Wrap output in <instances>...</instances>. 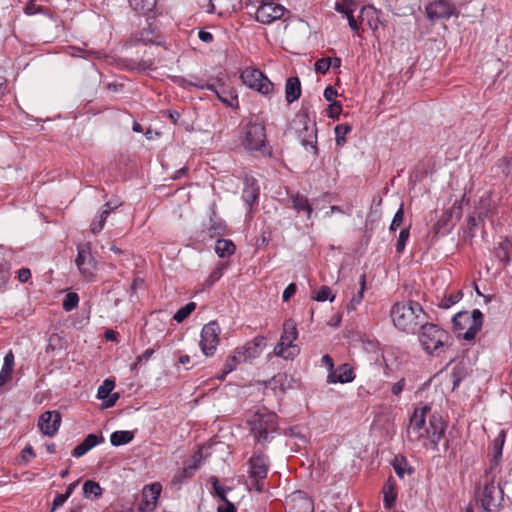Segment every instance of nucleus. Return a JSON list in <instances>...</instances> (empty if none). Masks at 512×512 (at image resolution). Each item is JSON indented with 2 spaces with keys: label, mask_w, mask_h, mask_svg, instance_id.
Instances as JSON below:
<instances>
[{
  "label": "nucleus",
  "mask_w": 512,
  "mask_h": 512,
  "mask_svg": "<svg viewBox=\"0 0 512 512\" xmlns=\"http://www.w3.org/2000/svg\"><path fill=\"white\" fill-rule=\"evenodd\" d=\"M403 220H404V209H403V205L401 204L399 209L394 214V217L392 219V222H391L390 228H389L390 231H396L397 228H399L402 225Z\"/></svg>",
  "instance_id": "nucleus-48"
},
{
  "label": "nucleus",
  "mask_w": 512,
  "mask_h": 512,
  "mask_svg": "<svg viewBox=\"0 0 512 512\" xmlns=\"http://www.w3.org/2000/svg\"><path fill=\"white\" fill-rule=\"evenodd\" d=\"M297 287L295 283H290L285 290L283 291L282 298L283 301H288L291 297H293L296 293Z\"/></svg>",
  "instance_id": "nucleus-57"
},
{
  "label": "nucleus",
  "mask_w": 512,
  "mask_h": 512,
  "mask_svg": "<svg viewBox=\"0 0 512 512\" xmlns=\"http://www.w3.org/2000/svg\"><path fill=\"white\" fill-rule=\"evenodd\" d=\"M409 237H410V226L403 228L399 233L398 240L396 243V252L398 254L403 253Z\"/></svg>",
  "instance_id": "nucleus-46"
},
{
  "label": "nucleus",
  "mask_w": 512,
  "mask_h": 512,
  "mask_svg": "<svg viewBox=\"0 0 512 512\" xmlns=\"http://www.w3.org/2000/svg\"><path fill=\"white\" fill-rule=\"evenodd\" d=\"M506 438V432L505 430L501 429L496 436V438L492 442V448H500L503 450V445Z\"/></svg>",
  "instance_id": "nucleus-56"
},
{
  "label": "nucleus",
  "mask_w": 512,
  "mask_h": 512,
  "mask_svg": "<svg viewBox=\"0 0 512 512\" xmlns=\"http://www.w3.org/2000/svg\"><path fill=\"white\" fill-rule=\"evenodd\" d=\"M242 82L263 95H269L274 88L273 83L256 68H246L241 73Z\"/></svg>",
  "instance_id": "nucleus-11"
},
{
  "label": "nucleus",
  "mask_w": 512,
  "mask_h": 512,
  "mask_svg": "<svg viewBox=\"0 0 512 512\" xmlns=\"http://www.w3.org/2000/svg\"><path fill=\"white\" fill-rule=\"evenodd\" d=\"M196 86L200 89L212 91L217 98L227 106L232 107L237 102V96L228 89L220 78H210L205 83L196 84Z\"/></svg>",
  "instance_id": "nucleus-14"
},
{
  "label": "nucleus",
  "mask_w": 512,
  "mask_h": 512,
  "mask_svg": "<svg viewBox=\"0 0 512 512\" xmlns=\"http://www.w3.org/2000/svg\"><path fill=\"white\" fill-rule=\"evenodd\" d=\"M83 494L85 497H90L91 495L99 497L102 494V489L99 483L92 480H87L83 485Z\"/></svg>",
  "instance_id": "nucleus-41"
},
{
  "label": "nucleus",
  "mask_w": 512,
  "mask_h": 512,
  "mask_svg": "<svg viewBox=\"0 0 512 512\" xmlns=\"http://www.w3.org/2000/svg\"><path fill=\"white\" fill-rule=\"evenodd\" d=\"M134 438L131 431H115L110 436V443L113 446H121L130 443Z\"/></svg>",
  "instance_id": "nucleus-33"
},
{
  "label": "nucleus",
  "mask_w": 512,
  "mask_h": 512,
  "mask_svg": "<svg viewBox=\"0 0 512 512\" xmlns=\"http://www.w3.org/2000/svg\"><path fill=\"white\" fill-rule=\"evenodd\" d=\"M301 96V84L298 77H289L285 84V98L288 104L298 100Z\"/></svg>",
  "instance_id": "nucleus-24"
},
{
  "label": "nucleus",
  "mask_w": 512,
  "mask_h": 512,
  "mask_svg": "<svg viewBox=\"0 0 512 512\" xmlns=\"http://www.w3.org/2000/svg\"><path fill=\"white\" fill-rule=\"evenodd\" d=\"M335 140L338 146H343L346 143V135L351 131L349 124H339L335 127Z\"/></svg>",
  "instance_id": "nucleus-40"
},
{
  "label": "nucleus",
  "mask_w": 512,
  "mask_h": 512,
  "mask_svg": "<svg viewBox=\"0 0 512 512\" xmlns=\"http://www.w3.org/2000/svg\"><path fill=\"white\" fill-rule=\"evenodd\" d=\"M384 493V507L387 509H390L393 507L396 501V492H395V484L392 478L390 477L387 480V483L385 484L383 488Z\"/></svg>",
  "instance_id": "nucleus-32"
},
{
  "label": "nucleus",
  "mask_w": 512,
  "mask_h": 512,
  "mask_svg": "<svg viewBox=\"0 0 512 512\" xmlns=\"http://www.w3.org/2000/svg\"><path fill=\"white\" fill-rule=\"evenodd\" d=\"M298 337L297 324L293 319H287L283 324V332L279 343L274 347V354L286 360L294 359L299 354V348L293 342Z\"/></svg>",
  "instance_id": "nucleus-8"
},
{
  "label": "nucleus",
  "mask_w": 512,
  "mask_h": 512,
  "mask_svg": "<svg viewBox=\"0 0 512 512\" xmlns=\"http://www.w3.org/2000/svg\"><path fill=\"white\" fill-rule=\"evenodd\" d=\"M359 283H360V291L358 292V294L356 296H354L350 302L347 304V310L348 311H352V310H355L356 309V306L358 304L361 303L362 299H363V295H364V291L366 289V276L365 274H362L360 276V280H359Z\"/></svg>",
  "instance_id": "nucleus-38"
},
{
  "label": "nucleus",
  "mask_w": 512,
  "mask_h": 512,
  "mask_svg": "<svg viewBox=\"0 0 512 512\" xmlns=\"http://www.w3.org/2000/svg\"><path fill=\"white\" fill-rule=\"evenodd\" d=\"M211 11H217L220 15L230 14L241 5V0H210Z\"/></svg>",
  "instance_id": "nucleus-26"
},
{
  "label": "nucleus",
  "mask_w": 512,
  "mask_h": 512,
  "mask_svg": "<svg viewBox=\"0 0 512 512\" xmlns=\"http://www.w3.org/2000/svg\"><path fill=\"white\" fill-rule=\"evenodd\" d=\"M492 458L489 462V467L485 470V473L499 474V461L502 457V449L491 447Z\"/></svg>",
  "instance_id": "nucleus-37"
},
{
  "label": "nucleus",
  "mask_w": 512,
  "mask_h": 512,
  "mask_svg": "<svg viewBox=\"0 0 512 512\" xmlns=\"http://www.w3.org/2000/svg\"><path fill=\"white\" fill-rule=\"evenodd\" d=\"M158 38H159V36L156 33L155 29L152 28L151 25H149L148 28H144L137 34L136 41L139 43H143L145 45H147V44L160 45L161 42L158 40Z\"/></svg>",
  "instance_id": "nucleus-30"
},
{
  "label": "nucleus",
  "mask_w": 512,
  "mask_h": 512,
  "mask_svg": "<svg viewBox=\"0 0 512 512\" xmlns=\"http://www.w3.org/2000/svg\"><path fill=\"white\" fill-rule=\"evenodd\" d=\"M299 117L303 119V129L300 131L301 144L306 148H310L314 155L318 154L317 147V128L314 121L308 119V114L304 110L301 111Z\"/></svg>",
  "instance_id": "nucleus-15"
},
{
  "label": "nucleus",
  "mask_w": 512,
  "mask_h": 512,
  "mask_svg": "<svg viewBox=\"0 0 512 512\" xmlns=\"http://www.w3.org/2000/svg\"><path fill=\"white\" fill-rule=\"evenodd\" d=\"M104 441L105 439L101 435L97 436L96 434H88L85 439L73 449L72 456L79 458Z\"/></svg>",
  "instance_id": "nucleus-20"
},
{
  "label": "nucleus",
  "mask_w": 512,
  "mask_h": 512,
  "mask_svg": "<svg viewBox=\"0 0 512 512\" xmlns=\"http://www.w3.org/2000/svg\"><path fill=\"white\" fill-rule=\"evenodd\" d=\"M157 502L152 500L147 492L143 491V499L140 503L138 510L139 512H152L156 507Z\"/></svg>",
  "instance_id": "nucleus-47"
},
{
  "label": "nucleus",
  "mask_w": 512,
  "mask_h": 512,
  "mask_svg": "<svg viewBox=\"0 0 512 512\" xmlns=\"http://www.w3.org/2000/svg\"><path fill=\"white\" fill-rule=\"evenodd\" d=\"M256 441L262 445L270 442L277 431V415L272 412H255L247 421Z\"/></svg>",
  "instance_id": "nucleus-6"
},
{
  "label": "nucleus",
  "mask_w": 512,
  "mask_h": 512,
  "mask_svg": "<svg viewBox=\"0 0 512 512\" xmlns=\"http://www.w3.org/2000/svg\"><path fill=\"white\" fill-rule=\"evenodd\" d=\"M199 468V462L194 461L192 464L185 465L182 470L178 471L172 478L173 485H181L188 478L192 477L194 472Z\"/></svg>",
  "instance_id": "nucleus-29"
},
{
  "label": "nucleus",
  "mask_w": 512,
  "mask_h": 512,
  "mask_svg": "<svg viewBox=\"0 0 512 512\" xmlns=\"http://www.w3.org/2000/svg\"><path fill=\"white\" fill-rule=\"evenodd\" d=\"M242 357L243 355L241 354L240 350L236 348L234 352L227 357L222 374L218 377V379L224 380L225 377L234 371L240 363L246 362L245 359H242Z\"/></svg>",
  "instance_id": "nucleus-27"
},
{
  "label": "nucleus",
  "mask_w": 512,
  "mask_h": 512,
  "mask_svg": "<svg viewBox=\"0 0 512 512\" xmlns=\"http://www.w3.org/2000/svg\"><path fill=\"white\" fill-rule=\"evenodd\" d=\"M495 256L503 264H508L512 259V242L508 239H503L495 247Z\"/></svg>",
  "instance_id": "nucleus-28"
},
{
  "label": "nucleus",
  "mask_w": 512,
  "mask_h": 512,
  "mask_svg": "<svg viewBox=\"0 0 512 512\" xmlns=\"http://www.w3.org/2000/svg\"><path fill=\"white\" fill-rule=\"evenodd\" d=\"M259 197V188L254 184L246 185L242 192V199L248 205L252 206Z\"/></svg>",
  "instance_id": "nucleus-36"
},
{
  "label": "nucleus",
  "mask_w": 512,
  "mask_h": 512,
  "mask_svg": "<svg viewBox=\"0 0 512 512\" xmlns=\"http://www.w3.org/2000/svg\"><path fill=\"white\" fill-rule=\"evenodd\" d=\"M217 512H236V508L229 500L223 501V505L217 508Z\"/></svg>",
  "instance_id": "nucleus-62"
},
{
  "label": "nucleus",
  "mask_w": 512,
  "mask_h": 512,
  "mask_svg": "<svg viewBox=\"0 0 512 512\" xmlns=\"http://www.w3.org/2000/svg\"><path fill=\"white\" fill-rule=\"evenodd\" d=\"M129 4L136 12L146 14L154 9L156 0H129Z\"/></svg>",
  "instance_id": "nucleus-35"
},
{
  "label": "nucleus",
  "mask_w": 512,
  "mask_h": 512,
  "mask_svg": "<svg viewBox=\"0 0 512 512\" xmlns=\"http://www.w3.org/2000/svg\"><path fill=\"white\" fill-rule=\"evenodd\" d=\"M9 278H10L9 267L8 266L0 267V290L5 288Z\"/></svg>",
  "instance_id": "nucleus-55"
},
{
  "label": "nucleus",
  "mask_w": 512,
  "mask_h": 512,
  "mask_svg": "<svg viewBox=\"0 0 512 512\" xmlns=\"http://www.w3.org/2000/svg\"><path fill=\"white\" fill-rule=\"evenodd\" d=\"M154 352L155 351L152 348L145 350L141 355L137 357L136 362L131 366V369H136L138 365H140L143 361H148L152 357Z\"/></svg>",
  "instance_id": "nucleus-51"
},
{
  "label": "nucleus",
  "mask_w": 512,
  "mask_h": 512,
  "mask_svg": "<svg viewBox=\"0 0 512 512\" xmlns=\"http://www.w3.org/2000/svg\"><path fill=\"white\" fill-rule=\"evenodd\" d=\"M61 419L58 411H45L40 415L37 425L44 435L53 437L59 430Z\"/></svg>",
  "instance_id": "nucleus-17"
},
{
  "label": "nucleus",
  "mask_w": 512,
  "mask_h": 512,
  "mask_svg": "<svg viewBox=\"0 0 512 512\" xmlns=\"http://www.w3.org/2000/svg\"><path fill=\"white\" fill-rule=\"evenodd\" d=\"M290 201L292 203V208L297 212V213H305L306 214V218L307 219H310L311 218V215H312V212H313V209H312V206L310 205L309 203V200L308 198L305 196V195H302L300 193H294V194H291L290 196Z\"/></svg>",
  "instance_id": "nucleus-23"
},
{
  "label": "nucleus",
  "mask_w": 512,
  "mask_h": 512,
  "mask_svg": "<svg viewBox=\"0 0 512 512\" xmlns=\"http://www.w3.org/2000/svg\"><path fill=\"white\" fill-rule=\"evenodd\" d=\"M75 264L84 279L87 281L94 280L97 261L92 255L90 242L79 243L77 245Z\"/></svg>",
  "instance_id": "nucleus-9"
},
{
  "label": "nucleus",
  "mask_w": 512,
  "mask_h": 512,
  "mask_svg": "<svg viewBox=\"0 0 512 512\" xmlns=\"http://www.w3.org/2000/svg\"><path fill=\"white\" fill-rule=\"evenodd\" d=\"M236 250L235 244L228 239H218L215 244V252L220 258L229 257Z\"/></svg>",
  "instance_id": "nucleus-31"
},
{
  "label": "nucleus",
  "mask_w": 512,
  "mask_h": 512,
  "mask_svg": "<svg viewBox=\"0 0 512 512\" xmlns=\"http://www.w3.org/2000/svg\"><path fill=\"white\" fill-rule=\"evenodd\" d=\"M31 278V271L28 268H21L17 272V279L21 283H26Z\"/></svg>",
  "instance_id": "nucleus-59"
},
{
  "label": "nucleus",
  "mask_w": 512,
  "mask_h": 512,
  "mask_svg": "<svg viewBox=\"0 0 512 512\" xmlns=\"http://www.w3.org/2000/svg\"><path fill=\"white\" fill-rule=\"evenodd\" d=\"M143 491L147 492L149 497L155 502H157L161 493V485L159 483H153L151 485L146 486L143 489Z\"/></svg>",
  "instance_id": "nucleus-50"
},
{
  "label": "nucleus",
  "mask_w": 512,
  "mask_h": 512,
  "mask_svg": "<svg viewBox=\"0 0 512 512\" xmlns=\"http://www.w3.org/2000/svg\"><path fill=\"white\" fill-rule=\"evenodd\" d=\"M78 303H79L78 294L75 292H69L68 294L65 295V297L63 299L62 307L66 312H69V311H72L74 308H76Z\"/></svg>",
  "instance_id": "nucleus-44"
},
{
  "label": "nucleus",
  "mask_w": 512,
  "mask_h": 512,
  "mask_svg": "<svg viewBox=\"0 0 512 512\" xmlns=\"http://www.w3.org/2000/svg\"><path fill=\"white\" fill-rule=\"evenodd\" d=\"M418 340L427 354L438 356L447 346L449 334L437 324L426 321L419 330Z\"/></svg>",
  "instance_id": "nucleus-4"
},
{
  "label": "nucleus",
  "mask_w": 512,
  "mask_h": 512,
  "mask_svg": "<svg viewBox=\"0 0 512 512\" xmlns=\"http://www.w3.org/2000/svg\"><path fill=\"white\" fill-rule=\"evenodd\" d=\"M312 298L318 302H324L326 300L333 302L335 299V295L332 294V290L330 287L322 286Z\"/></svg>",
  "instance_id": "nucleus-45"
},
{
  "label": "nucleus",
  "mask_w": 512,
  "mask_h": 512,
  "mask_svg": "<svg viewBox=\"0 0 512 512\" xmlns=\"http://www.w3.org/2000/svg\"><path fill=\"white\" fill-rule=\"evenodd\" d=\"M114 387V381L106 379L103 382V384L98 388L97 397L99 399L104 400V405L107 408L115 405L116 401L119 399L118 393L111 394Z\"/></svg>",
  "instance_id": "nucleus-22"
},
{
  "label": "nucleus",
  "mask_w": 512,
  "mask_h": 512,
  "mask_svg": "<svg viewBox=\"0 0 512 512\" xmlns=\"http://www.w3.org/2000/svg\"><path fill=\"white\" fill-rule=\"evenodd\" d=\"M285 12V8L276 2L260 4L257 8L255 18L262 24H271L280 19Z\"/></svg>",
  "instance_id": "nucleus-16"
},
{
  "label": "nucleus",
  "mask_w": 512,
  "mask_h": 512,
  "mask_svg": "<svg viewBox=\"0 0 512 512\" xmlns=\"http://www.w3.org/2000/svg\"><path fill=\"white\" fill-rule=\"evenodd\" d=\"M114 208L115 207H112L109 202L105 203L102 206L99 214L96 216V218L92 221L90 225V230L93 234H98L102 231L109 214L113 211Z\"/></svg>",
  "instance_id": "nucleus-25"
},
{
  "label": "nucleus",
  "mask_w": 512,
  "mask_h": 512,
  "mask_svg": "<svg viewBox=\"0 0 512 512\" xmlns=\"http://www.w3.org/2000/svg\"><path fill=\"white\" fill-rule=\"evenodd\" d=\"M425 13L431 22L458 16L459 11L453 0H434L425 6Z\"/></svg>",
  "instance_id": "nucleus-12"
},
{
  "label": "nucleus",
  "mask_w": 512,
  "mask_h": 512,
  "mask_svg": "<svg viewBox=\"0 0 512 512\" xmlns=\"http://www.w3.org/2000/svg\"><path fill=\"white\" fill-rule=\"evenodd\" d=\"M499 166L507 177L512 178V151L501 160Z\"/></svg>",
  "instance_id": "nucleus-49"
},
{
  "label": "nucleus",
  "mask_w": 512,
  "mask_h": 512,
  "mask_svg": "<svg viewBox=\"0 0 512 512\" xmlns=\"http://www.w3.org/2000/svg\"><path fill=\"white\" fill-rule=\"evenodd\" d=\"M328 58L318 59L314 64V69L317 73L325 74L330 68L327 67Z\"/></svg>",
  "instance_id": "nucleus-54"
},
{
  "label": "nucleus",
  "mask_w": 512,
  "mask_h": 512,
  "mask_svg": "<svg viewBox=\"0 0 512 512\" xmlns=\"http://www.w3.org/2000/svg\"><path fill=\"white\" fill-rule=\"evenodd\" d=\"M226 268L224 263H219L209 274L208 278L205 280V286L211 287L216 281H218L222 275L223 271Z\"/></svg>",
  "instance_id": "nucleus-43"
},
{
  "label": "nucleus",
  "mask_w": 512,
  "mask_h": 512,
  "mask_svg": "<svg viewBox=\"0 0 512 512\" xmlns=\"http://www.w3.org/2000/svg\"><path fill=\"white\" fill-rule=\"evenodd\" d=\"M431 408L428 405L416 407L407 427V437L410 442L420 443L426 449H438V444L444 436L446 424L442 417L433 414L426 424V415Z\"/></svg>",
  "instance_id": "nucleus-1"
},
{
  "label": "nucleus",
  "mask_w": 512,
  "mask_h": 512,
  "mask_svg": "<svg viewBox=\"0 0 512 512\" xmlns=\"http://www.w3.org/2000/svg\"><path fill=\"white\" fill-rule=\"evenodd\" d=\"M220 327L212 321L204 325L201 331L200 347L204 355L212 356L219 344Z\"/></svg>",
  "instance_id": "nucleus-13"
},
{
  "label": "nucleus",
  "mask_w": 512,
  "mask_h": 512,
  "mask_svg": "<svg viewBox=\"0 0 512 512\" xmlns=\"http://www.w3.org/2000/svg\"><path fill=\"white\" fill-rule=\"evenodd\" d=\"M67 498L63 494H57L53 499V508L51 512H53L58 507L62 506L66 502Z\"/></svg>",
  "instance_id": "nucleus-63"
},
{
  "label": "nucleus",
  "mask_w": 512,
  "mask_h": 512,
  "mask_svg": "<svg viewBox=\"0 0 512 512\" xmlns=\"http://www.w3.org/2000/svg\"><path fill=\"white\" fill-rule=\"evenodd\" d=\"M499 474L484 473L479 481L477 498L481 507L487 511H497L504 501V491L498 480Z\"/></svg>",
  "instance_id": "nucleus-3"
},
{
  "label": "nucleus",
  "mask_w": 512,
  "mask_h": 512,
  "mask_svg": "<svg viewBox=\"0 0 512 512\" xmlns=\"http://www.w3.org/2000/svg\"><path fill=\"white\" fill-rule=\"evenodd\" d=\"M210 482L213 487L214 495L220 498L222 502L228 500L227 492L230 491L231 489L229 487H224L223 485H221L218 478L215 476L210 477Z\"/></svg>",
  "instance_id": "nucleus-39"
},
{
  "label": "nucleus",
  "mask_w": 512,
  "mask_h": 512,
  "mask_svg": "<svg viewBox=\"0 0 512 512\" xmlns=\"http://www.w3.org/2000/svg\"><path fill=\"white\" fill-rule=\"evenodd\" d=\"M242 145L253 155L264 154L267 148L266 128L259 118H251L243 128Z\"/></svg>",
  "instance_id": "nucleus-5"
},
{
  "label": "nucleus",
  "mask_w": 512,
  "mask_h": 512,
  "mask_svg": "<svg viewBox=\"0 0 512 512\" xmlns=\"http://www.w3.org/2000/svg\"><path fill=\"white\" fill-rule=\"evenodd\" d=\"M268 474V457L255 451L249 459V476L254 482V488L257 492L264 490V480Z\"/></svg>",
  "instance_id": "nucleus-10"
},
{
  "label": "nucleus",
  "mask_w": 512,
  "mask_h": 512,
  "mask_svg": "<svg viewBox=\"0 0 512 512\" xmlns=\"http://www.w3.org/2000/svg\"><path fill=\"white\" fill-rule=\"evenodd\" d=\"M454 332L459 338L471 341L481 330L483 325V314L479 309L472 312H458L452 319Z\"/></svg>",
  "instance_id": "nucleus-7"
},
{
  "label": "nucleus",
  "mask_w": 512,
  "mask_h": 512,
  "mask_svg": "<svg viewBox=\"0 0 512 512\" xmlns=\"http://www.w3.org/2000/svg\"><path fill=\"white\" fill-rule=\"evenodd\" d=\"M392 466L399 478H403L405 474H411L412 468L408 465L403 456H395L392 461Z\"/></svg>",
  "instance_id": "nucleus-34"
},
{
  "label": "nucleus",
  "mask_w": 512,
  "mask_h": 512,
  "mask_svg": "<svg viewBox=\"0 0 512 512\" xmlns=\"http://www.w3.org/2000/svg\"><path fill=\"white\" fill-rule=\"evenodd\" d=\"M12 371L13 368L4 365L2 366L0 371V388L11 379Z\"/></svg>",
  "instance_id": "nucleus-53"
},
{
  "label": "nucleus",
  "mask_w": 512,
  "mask_h": 512,
  "mask_svg": "<svg viewBox=\"0 0 512 512\" xmlns=\"http://www.w3.org/2000/svg\"><path fill=\"white\" fill-rule=\"evenodd\" d=\"M405 384H406V382H405L404 378H402L398 382L394 383L391 388L392 394L395 396H399L401 394V392L403 391Z\"/></svg>",
  "instance_id": "nucleus-61"
},
{
  "label": "nucleus",
  "mask_w": 512,
  "mask_h": 512,
  "mask_svg": "<svg viewBox=\"0 0 512 512\" xmlns=\"http://www.w3.org/2000/svg\"><path fill=\"white\" fill-rule=\"evenodd\" d=\"M337 96V90L332 87V86H328L325 88L324 90V98L326 99V101L328 102H335L334 99L336 98Z\"/></svg>",
  "instance_id": "nucleus-60"
},
{
  "label": "nucleus",
  "mask_w": 512,
  "mask_h": 512,
  "mask_svg": "<svg viewBox=\"0 0 512 512\" xmlns=\"http://www.w3.org/2000/svg\"><path fill=\"white\" fill-rule=\"evenodd\" d=\"M335 10L338 13H341L342 15H344L346 18L348 17V15H350L352 13V10L349 8L348 2L345 0L336 2Z\"/></svg>",
  "instance_id": "nucleus-52"
},
{
  "label": "nucleus",
  "mask_w": 512,
  "mask_h": 512,
  "mask_svg": "<svg viewBox=\"0 0 512 512\" xmlns=\"http://www.w3.org/2000/svg\"><path fill=\"white\" fill-rule=\"evenodd\" d=\"M286 504L287 512H314L312 500L300 491L293 493Z\"/></svg>",
  "instance_id": "nucleus-18"
},
{
  "label": "nucleus",
  "mask_w": 512,
  "mask_h": 512,
  "mask_svg": "<svg viewBox=\"0 0 512 512\" xmlns=\"http://www.w3.org/2000/svg\"><path fill=\"white\" fill-rule=\"evenodd\" d=\"M198 37L201 41L205 42V43H211L213 41V35L208 32V31H205L203 29H201L199 32H198Z\"/></svg>",
  "instance_id": "nucleus-64"
},
{
  "label": "nucleus",
  "mask_w": 512,
  "mask_h": 512,
  "mask_svg": "<svg viewBox=\"0 0 512 512\" xmlns=\"http://www.w3.org/2000/svg\"><path fill=\"white\" fill-rule=\"evenodd\" d=\"M390 316L394 326L407 334H414L428 320V315L416 301L397 302L392 305Z\"/></svg>",
  "instance_id": "nucleus-2"
},
{
  "label": "nucleus",
  "mask_w": 512,
  "mask_h": 512,
  "mask_svg": "<svg viewBox=\"0 0 512 512\" xmlns=\"http://www.w3.org/2000/svg\"><path fill=\"white\" fill-rule=\"evenodd\" d=\"M355 378V374L353 369L349 364L341 365L337 371H332L327 376L328 383H349L352 382Z\"/></svg>",
  "instance_id": "nucleus-21"
},
{
  "label": "nucleus",
  "mask_w": 512,
  "mask_h": 512,
  "mask_svg": "<svg viewBox=\"0 0 512 512\" xmlns=\"http://www.w3.org/2000/svg\"><path fill=\"white\" fill-rule=\"evenodd\" d=\"M265 346L266 338L264 336H256L254 339L248 341L243 346L238 347V349L243 355L242 359H245L247 362L258 357Z\"/></svg>",
  "instance_id": "nucleus-19"
},
{
  "label": "nucleus",
  "mask_w": 512,
  "mask_h": 512,
  "mask_svg": "<svg viewBox=\"0 0 512 512\" xmlns=\"http://www.w3.org/2000/svg\"><path fill=\"white\" fill-rule=\"evenodd\" d=\"M196 308V304L194 302H189L182 308H180L173 316V319L181 323L183 322Z\"/></svg>",
  "instance_id": "nucleus-42"
},
{
  "label": "nucleus",
  "mask_w": 512,
  "mask_h": 512,
  "mask_svg": "<svg viewBox=\"0 0 512 512\" xmlns=\"http://www.w3.org/2000/svg\"><path fill=\"white\" fill-rule=\"evenodd\" d=\"M341 104L339 102H332L328 108V117L335 118L338 117L341 112Z\"/></svg>",
  "instance_id": "nucleus-58"
}]
</instances>
